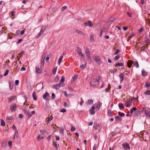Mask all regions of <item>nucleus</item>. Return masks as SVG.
Segmentation results:
<instances>
[{
    "label": "nucleus",
    "instance_id": "53",
    "mask_svg": "<svg viewBox=\"0 0 150 150\" xmlns=\"http://www.w3.org/2000/svg\"><path fill=\"white\" fill-rule=\"evenodd\" d=\"M75 130V128L74 127L71 126V131H74Z\"/></svg>",
    "mask_w": 150,
    "mask_h": 150
},
{
    "label": "nucleus",
    "instance_id": "56",
    "mask_svg": "<svg viewBox=\"0 0 150 150\" xmlns=\"http://www.w3.org/2000/svg\"><path fill=\"white\" fill-rule=\"evenodd\" d=\"M59 84H60V86L64 87L65 86V84L63 83V82H60Z\"/></svg>",
    "mask_w": 150,
    "mask_h": 150
},
{
    "label": "nucleus",
    "instance_id": "8",
    "mask_svg": "<svg viewBox=\"0 0 150 150\" xmlns=\"http://www.w3.org/2000/svg\"><path fill=\"white\" fill-rule=\"evenodd\" d=\"M84 25L86 26H89L90 27H92L93 26V24L90 21H88L87 22L85 23Z\"/></svg>",
    "mask_w": 150,
    "mask_h": 150
},
{
    "label": "nucleus",
    "instance_id": "5",
    "mask_svg": "<svg viewBox=\"0 0 150 150\" xmlns=\"http://www.w3.org/2000/svg\"><path fill=\"white\" fill-rule=\"evenodd\" d=\"M85 52L86 54V56L88 58H90L91 54L90 51L89 49L88 48H86L85 49Z\"/></svg>",
    "mask_w": 150,
    "mask_h": 150
},
{
    "label": "nucleus",
    "instance_id": "17",
    "mask_svg": "<svg viewBox=\"0 0 150 150\" xmlns=\"http://www.w3.org/2000/svg\"><path fill=\"white\" fill-rule=\"evenodd\" d=\"M53 117L51 115L48 118V120L47 121V124L49 123L50 122L52 121L53 119Z\"/></svg>",
    "mask_w": 150,
    "mask_h": 150
},
{
    "label": "nucleus",
    "instance_id": "24",
    "mask_svg": "<svg viewBox=\"0 0 150 150\" xmlns=\"http://www.w3.org/2000/svg\"><path fill=\"white\" fill-rule=\"evenodd\" d=\"M63 58V56L61 55L60 57L59 58L58 61V64L59 65H60V63H61V61L62 59Z\"/></svg>",
    "mask_w": 150,
    "mask_h": 150
},
{
    "label": "nucleus",
    "instance_id": "12",
    "mask_svg": "<svg viewBox=\"0 0 150 150\" xmlns=\"http://www.w3.org/2000/svg\"><path fill=\"white\" fill-rule=\"evenodd\" d=\"M65 129V127H61L60 128L59 132L62 135H63L64 134V131Z\"/></svg>",
    "mask_w": 150,
    "mask_h": 150
},
{
    "label": "nucleus",
    "instance_id": "32",
    "mask_svg": "<svg viewBox=\"0 0 150 150\" xmlns=\"http://www.w3.org/2000/svg\"><path fill=\"white\" fill-rule=\"evenodd\" d=\"M123 65V64L122 63H117L115 65V66L120 67L122 66Z\"/></svg>",
    "mask_w": 150,
    "mask_h": 150
},
{
    "label": "nucleus",
    "instance_id": "43",
    "mask_svg": "<svg viewBox=\"0 0 150 150\" xmlns=\"http://www.w3.org/2000/svg\"><path fill=\"white\" fill-rule=\"evenodd\" d=\"M6 119L7 120H8L9 121L11 120H12V117L10 116H7L6 117Z\"/></svg>",
    "mask_w": 150,
    "mask_h": 150
},
{
    "label": "nucleus",
    "instance_id": "10",
    "mask_svg": "<svg viewBox=\"0 0 150 150\" xmlns=\"http://www.w3.org/2000/svg\"><path fill=\"white\" fill-rule=\"evenodd\" d=\"M123 147L125 149H130L129 145L127 143L123 144Z\"/></svg>",
    "mask_w": 150,
    "mask_h": 150
},
{
    "label": "nucleus",
    "instance_id": "4",
    "mask_svg": "<svg viewBox=\"0 0 150 150\" xmlns=\"http://www.w3.org/2000/svg\"><path fill=\"white\" fill-rule=\"evenodd\" d=\"M125 105L126 107H128L131 106L132 105V100L127 99L125 100Z\"/></svg>",
    "mask_w": 150,
    "mask_h": 150
},
{
    "label": "nucleus",
    "instance_id": "13",
    "mask_svg": "<svg viewBox=\"0 0 150 150\" xmlns=\"http://www.w3.org/2000/svg\"><path fill=\"white\" fill-rule=\"evenodd\" d=\"M120 79V81H122L124 79V73H121L120 74L119 76Z\"/></svg>",
    "mask_w": 150,
    "mask_h": 150
},
{
    "label": "nucleus",
    "instance_id": "51",
    "mask_svg": "<svg viewBox=\"0 0 150 150\" xmlns=\"http://www.w3.org/2000/svg\"><path fill=\"white\" fill-rule=\"evenodd\" d=\"M65 80V77L64 76H62L60 80V82H63Z\"/></svg>",
    "mask_w": 150,
    "mask_h": 150
},
{
    "label": "nucleus",
    "instance_id": "49",
    "mask_svg": "<svg viewBox=\"0 0 150 150\" xmlns=\"http://www.w3.org/2000/svg\"><path fill=\"white\" fill-rule=\"evenodd\" d=\"M66 109H65V108H62L60 110V112H66Z\"/></svg>",
    "mask_w": 150,
    "mask_h": 150
},
{
    "label": "nucleus",
    "instance_id": "1",
    "mask_svg": "<svg viewBox=\"0 0 150 150\" xmlns=\"http://www.w3.org/2000/svg\"><path fill=\"white\" fill-rule=\"evenodd\" d=\"M142 112H144L145 115L146 117L150 118V110L146 109L145 108H143L141 111Z\"/></svg>",
    "mask_w": 150,
    "mask_h": 150
},
{
    "label": "nucleus",
    "instance_id": "59",
    "mask_svg": "<svg viewBox=\"0 0 150 150\" xmlns=\"http://www.w3.org/2000/svg\"><path fill=\"white\" fill-rule=\"evenodd\" d=\"M44 61L41 60V67H43L44 65Z\"/></svg>",
    "mask_w": 150,
    "mask_h": 150
},
{
    "label": "nucleus",
    "instance_id": "40",
    "mask_svg": "<svg viewBox=\"0 0 150 150\" xmlns=\"http://www.w3.org/2000/svg\"><path fill=\"white\" fill-rule=\"evenodd\" d=\"M139 112V111H136V110H135L134 113V116H137Z\"/></svg>",
    "mask_w": 150,
    "mask_h": 150
},
{
    "label": "nucleus",
    "instance_id": "6",
    "mask_svg": "<svg viewBox=\"0 0 150 150\" xmlns=\"http://www.w3.org/2000/svg\"><path fill=\"white\" fill-rule=\"evenodd\" d=\"M99 83H98L95 80H93L90 82V85L94 87L96 86H97L99 84Z\"/></svg>",
    "mask_w": 150,
    "mask_h": 150
},
{
    "label": "nucleus",
    "instance_id": "57",
    "mask_svg": "<svg viewBox=\"0 0 150 150\" xmlns=\"http://www.w3.org/2000/svg\"><path fill=\"white\" fill-rule=\"evenodd\" d=\"M119 57H119V56H118V55H117L114 58V60H117L118 59H119Z\"/></svg>",
    "mask_w": 150,
    "mask_h": 150
},
{
    "label": "nucleus",
    "instance_id": "18",
    "mask_svg": "<svg viewBox=\"0 0 150 150\" xmlns=\"http://www.w3.org/2000/svg\"><path fill=\"white\" fill-rule=\"evenodd\" d=\"M133 63V62L132 61L130 60H128L127 62L128 67L130 68L131 67L132 64Z\"/></svg>",
    "mask_w": 150,
    "mask_h": 150
},
{
    "label": "nucleus",
    "instance_id": "61",
    "mask_svg": "<svg viewBox=\"0 0 150 150\" xmlns=\"http://www.w3.org/2000/svg\"><path fill=\"white\" fill-rule=\"evenodd\" d=\"M12 145V142L11 141H9L8 142V145L9 146H11Z\"/></svg>",
    "mask_w": 150,
    "mask_h": 150
},
{
    "label": "nucleus",
    "instance_id": "30",
    "mask_svg": "<svg viewBox=\"0 0 150 150\" xmlns=\"http://www.w3.org/2000/svg\"><path fill=\"white\" fill-rule=\"evenodd\" d=\"M134 65L137 68H138L139 67L138 63V62L137 61H136V62H134Z\"/></svg>",
    "mask_w": 150,
    "mask_h": 150
},
{
    "label": "nucleus",
    "instance_id": "27",
    "mask_svg": "<svg viewBox=\"0 0 150 150\" xmlns=\"http://www.w3.org/2000/svg\"><path fill=\"white\" fill-rule=\"evenodd\" d=\"M137 109L135 107H133L130 110V114H132L133 112V111H135L137 110Z\"/></svg>",
    "mask_w": 150,
    "mask_h": 150
},
{
    "label": "nucleus",
    "instance_id": "19",
    "mask_svg": "<svg viewBox=\"0 0 150 150\" xmlns=\"http://www.w3.org/2000/svg\"><path fill=\"white\" fill-rule=\"evenodd\" d=\"M76 31L77 32V33L79 34L80 35L84 36L85 35V34L84 33H83L82 32L80 31V30H76Z\"/></svg>",
    "mask_w": 150,
    "mask_h": 150
},
{
    "label": "nucleus",
    "instance_id": "36",
    "mask_svg": "<svg viewBox=\"0 0 150 150\" xmlns=\"http://www.w3.org/2000/svg\"><path fill=\"white\" fill-rule=\"evenodd\" d=\"M26 115L29 118L31 117L32 115L31 113H30V112H27Z\"/></svg>",
    "mask_w": 150,
    "mask_h": 150
},
{
    "label": "nucleus",
    "instance_id": "64",
    "mask_svg": "<svg viewBox=\"0 0 150 150\" xmlns=\"http://www.w3.org/2000/svg\"><path fill=\"white\" fill-rule=\"evenodd\" d=\"M52 99H54L55 97V95L53 93H52Z\"/></svg>",
    "mask_w": 150,
    "mask_h": 150
},
{
    "label": "nucleus",
    "instance_id": "16",
    "mask_svg": "<svg viewBox=\"0 0 150 150\" xmlns=\"http://www.w3.org/2000/svg\"><path fill=\"white\" fill-rule=\"evenodd\" d=\"M1 146L3 147L7 145L6 141H3L1 142Z\"/></svg>",
    "mask_w": 150,
    "mask_h": 150
},
{
    "label": "nucleus",
    "instance_id": "15",
    "mask_svg": "<svg viewBox=\"0 0 150 150\" xmlns=\"http://www.w3.org/2000/svg\"><path fill=\"white\" fill-rule=\"evenodd\" d=\"M77 53L79 55L82 54V50L79 47H78L77 48Z\"/></svg>",
    "mask_w": 150,
    "mask_h": 150
},
{
    "label": "nucleus",
    "instance_id": "38",
    "mask_svg": "<svg viewBox=\"0 0 150 150\" xmlns=\"http://www.w3.org/2000/svg\"><path fill=\"white\" fill-rule=\"evenodd\" d=\"M5 122L3 120H1V125L3 126H4L5 125Z\"/></svg>",
    "mask_w": 150,
    "mask_h": 150
},
{
    "label": "nucleus",
    "instance_id": "54",
    "mask_svg": "<svg viewBox=\"0 0 150 150\" xmlns=\"http://www.w3.org/2000/svg\"><path fill=\"white\" fill-rule=\"evenodd\" d=\"M144 94L147 95H150V91H149L148 90V91H146L144 93Z\"/></svg>",
    "mask_w": 150,
    "mask_h": 150
},
{
    "label": "nucleus",
    "instance_id": "23",
    "mask_svg": "<svg viewBox=\"0 0 150 150\" xmlns=\"http://www.w3.org/2000/svg\"><path fill=\"white\" fill-rule=\"evenodd\" d=\"M78 76L77 75H74L72 77L71 79V81H74V80H76L78 78Z\"/></svg>",
    "mask_w": 150,
    "mask_h": 150
},
{
    "label": "nucleus",
    "instance_id": "45",
    "mask_svg": "<svg viewBox=\"0 0 150 150\" xmlns=\"http://www.w3.org/2000/svg\"><path fill=\"white\" fill-rule=\"evenodd\" d=\"M67 8V6H63L61 9V11H63L64 10H65Z\"/></svg>",
    "mask_w": 150,
    "mask_h": 150
},
{
    "label": "nucleus",
    "instance_id": "50",
    "mask_svg": "<svg viewBox=\"0 0 150 150\" xmlns=\"http://www.w3.org/2000/svg\"><path fill=\"white\" fill-rule=\"evenodd\" d=\"M145 42L147 44H150V40L149 39H146L145 40Z\"/></svg>",
    "mask_w": 150,
    "mask_h": 150
},
{
    "label": "nucleus",
    "instance_id": "20",
    "mask_svg": "<svg viewBox=\"0 0 150 150\" xmlns=\"http://www.w3.org/2000/svg\"><path fill=\"white\" fill-rule=\"evenodd\" d=\"M115 118L116 120H118L119 121H121L122 120L121 117H120L118 116H115Z\"/></svg>",
    "mask_w": 150,
    "mask_h": 150
},
{
    "label": "nucleus",
    "instance_id": "42",
    "mask_svg": "<svg viewBox=\"0 0 150 150\" xmlns=\"http://www.w3.org/2000/svg\"><path fill=\"white\" fill-rule=\"evenodd\" d=\"M53 143L54 145L55 149H57L58 148V146H57V144L56 142H55L54 141H53Z\"/></svg>",
    "mask_w": 150,
    "mask_h": 150
},
{
    "label": "nucleus",
    "instance_id": "39",
    "mask_svg": "<svg viewBox=\"0 0 150 150\" xmlns=\"http://www.w3.org/2000/svg\"><path fill=\"white\" fill-rule=\"evenodd\" d=\"M98 125L97 123H94V124L93 127L95 129H98Z\"/></svg>",
    "mask_w": 150,
    "mask_h": 150
},
{
    "label": "nucleus",
    "instance_id": "58",
    "mask_svg": "<svg viewBox=\"0 0 150 150\" xmlns=\"http://www.w3.org/2000/svg\"><path fill=\"white\" fill-rule=\"evenodd\" d=\"M143 27H141L139 30V32L140 33H141L143 30Z\"/></svg>",
    "mask_w": 150,
    "mask_h": 150
},
{
    "label": "nucleus",
    "instance_id": "25",
    "mask_svg": "<svg viewBox=\"0 0 150 150\" xmlns=\"http://www.w3.org/2000/svg\"><path fill=\"white\" fill-rule=\"evenodd\" d=\"M32 96L33 99L35 100H36L37 99V98L36 97L35 93L34 92L33 93Z\"/></svg>",
    "mask_w": 150,
    "mask_h": 150
},
{
    "label": "nucleus",
    "instance_id": "44",
    "mask_svg": "<svg viewBox=\"0 0 150 150\" xmlns=\"http://www.w3.org/2000/svg\"><path fill=\"white\" fill-rule=\"evenodd\" d=\"M64 96H65L68 97V96H71V95H69L68 94H67V92L66 91H64ZM71 94V96H73V95L72 94Z\"/></svg>",
    "mask_w": 150,
    "mask_h": 150
},
{
    "label": "nucleus",
    "instance_id": "14",
    "mask_svg": "<svg viewBox=\"0 0 150 150\" xmlns=\"http://www.w3.org/2000/svg\"><path fill=\"white\" fill-rule=\"evenodd\" d=\"M40 131L42 135H45L47 134V131L44 130H40Z\"/></svg>",
    "mask_w": 150,
    "mask_h": 150
},
{
    "label": "nucleus",
    "instance_id": "33",
    "mask_svg": "<svg viewBox=\"0 0 150 150\" xmlns=\"http://www.w3.org/2000/svg\"><path fill=\"white\" fill-rule=\"evenodd\" d=\"M46 54H43L42 55V57L41 58V60H42L43 61H44L45 58V57H46Z\"/></svg>",
    "mask_w": 150,
    "mask_h": 150
},
{
    "label": "nucleus",
    "instance_id": "3",
    "mask_svg": "<svg viewBox=\"0 0 150 150\" xmlns=\"http://www.w3.org/2000/svg\"><path fill=\"white\" fill-rule=\"evenodd\" d=\"M17 107V105L15 103H13L10 106V109L12 112H15L16 110V108Z\"/></svg>",
    "mask_w": 150,
    "mask_h": 150
},
{
    "label": "nucleus",
    "instance_id": "34",
    "mask_svg": "<svg viewBox=\"0 0 150 150\" xmlns=\"http://www.w3.org/2000/svg\"><path fill=\"white\" fill-rule=\"evenodd\" d=\"M15 98V96H12L11 98L9 99L8 100V102H11Z\"/></svg>",
    "mask_w": 150,
    "mask_h": 150
},
{
    "label": "nucleus",
    "instance_id": "47",
    "mask_svg": "<svg viewBox=\"0 0 150 150\" xmlns=\"http://www.w3.org/2000/svg\"><path fill=\"white\" fill-rule=\"evenodd\" d=\"M89 112L91 114H94L95 113L94 111L92 109H90L89 110Z\"/></svg>",
    "mask_w": 150,
    "mask_h": 150
},
{
    "label": "nucleus",
    "instance_id": "60",
    "mask_svg": "<svg viewBox=\"0 0 150 150\" xmlns=\"http://www.w3.org/2000/svg\"><path fill=\"white\" fill-rule=\"evenodd\" d=\"M59 79V77L58 76H56L55 78V81H57Z\"/></svg>",
    "mask_w": 150,
    "mask_h": 150
},
{
    "label": "nucleus",
    "instance_id": "2",
    "mask_svg": "<svg viewBox=\"0 0 150 150\" xmlns=\"http://www.w3.org/2000/svg\"><path fill=\"white\" fill-rule=\"evenodd\" d=\"M92 58L98 64H100L101 62L100 60V58L98 56L94 55L92 56Z\"/></svg>",
    "mask_w": 150,
    "mask_h": 150
},
{
    "label": "nucleus",
    "instance_id": "9",
    "mask_svg": "<svg viewBox=\"0 0 150 150\" xmlns=\"http://www.w3.org/2000/svg\"><path fill=\"white\" fill-rule=\"evenodd\" d=\"M49 96V94L47 92H46L43 96V99L46 100H48L49 99L47 98Z\"/></svg>",
    "mask_w": 150,
    "mask_h": 150
},
{
    "label": "nucleus",
    "instance_id": "52",
    "mask_svg": "<svg viewBox=\"0 0 150 150\" xmlns=\"http://www.w3.org/2000/svg\"><path fill=\"white\" fill-rule=\"evenodd\" d=\"M9 71L8 70H6L5 71V73L4 74V76H6L8 74Z\"/></svg>",
    "mask_w": 150,
    "mask_h": 150
},
{
    "label": "nucleus",
    "instance_id": "7",
    "mask_svg": "<svg viewBox=\"0 0 150 150\" xmlns=\"http://www.w3.org/2000/svg\"><path fill=\"white\" fill-rule=\"evenodd\" d=\"M46 27L45 26H43L42 27L40 32L37 36V38H38L40 36L42 35V34L43 33Z\"/></svg>",
    "mask_w": 150,
    "mask_h": 150
},
{
    "label": "nucleus",
    "instance_id": "11",
    "mask_svg": "<svg viewBox=\"0 0 150 150\" xmlns=\"http://www.w3.org/2000/svg\"><path fill=\"white\" fill-rule=\"evenodd\" d=\"M60 85V84L58 83L56 85H54L52 86V87L56 89V90H58L59 89Z\"/></svg>",
    "mask_w": 150,
    "mask_h": 150
},
{
    "label": "nucleus",
    "instance_id": "26",
    "mask_svg": "<svg viewBox=\"0 0 150 150\" xmlns=\"http://www.w3.org/2000/svg\"><path fill=\"white\" fill-rule=\"evenodd\" d=\"M108 115L109 116L111 117L112 116V112L111 110H108Z\"/></svg>",
    "mask_w": 150,
    "mask_h": 150
},
{
    "label": "nucleus",
    "instance_id": "28",
    "mask_svg": "<svg viewBox=\"0 0 150 150\" xmlns=\"http://www.w3.org/2000/svg\"><path fill=\"white\" fill-rule=\"evenodd\" d=\"M118 106L120 110H121V109H123L124 107L123 105V104H119Z\"/></svg>",
    "mask_w": 150,
    "mask_h": 150
},
{
    "label": "nucleus",
    "instance_id": "37",
    "mask_svg": "<svg viewBox=\"0 0 150 150\" xmlns=\"http://www.w3.org/2000/svg\"><path fill=\"white\" fill-rule=\"evenodd\" d=\"M36 70L37 73L40 74V70L39 67H36Z\"/></svg>",
    "mask_w": 150,
    "mask_h": 150
},
{
    "label": "nucleus",
    "instance_id": "48",
    "mask_svg": "<svg viewBox=\"0 0 150 150\" xmlns=\"http://www.w3.org/2000/svg\"><path fill=\"white\" fill-rule=\"evenodd\" d=\"M44 138L43 137H41V136L40 135H39L38 136V138H37V140L38 141H39L40 139H43Z\"/></svg>",
    "mask_w": 150,
    "mask_h": 150
},
{
    "label": "nucleus",
    "instance_id": "21",
    "mask_svg": "<svg viewBox=\"0 0 150 150\" xmlns=\"http://www.w3.org/2000/svg\"><path fill=\"white\" fill-rule=\"evenodd\" d=\"M147 74L146 72L144 70H142V74L143 76H146Z\"/></svg>",
    "mask_w": 150,
    "mask_h": 150
},
{
    "label": "nucleus",
    "instance_id": "29",
    "mask_svg": "<svg viewBox=\"0 0 150 150\" xmlns=\"http://www.w3.org/2000/svg\"><path fill=\"white\" fill-rule=\"evenodd\" d=\"M113 21L112 19H109L108 22V25H110Z\"/></svg>",
    "mask_w": 150,
    "mask_h": 150
},
{
    "label": "nucleus",
    "instance_id": "63",
    "mask_svg": "<svg viewBox=\"0 0 150 150\" xmlns=\"http://www.w3.org/2000/svg\"><path fill=\"white\" fill-rule=\"evenodd\" d=\"M9 88H10V89L11 90L13 88V86H11V84H10V82H9Z\"/></svg>",
    "mask_w": 150,
    "mask_h": 150
},
{
    "label": "nucleus",
    "instance_id": "46",
    "mask_svg": "<svg viewBox=\"0 0 150 150\" xmlns=\"http://www.w3.org/2000/svg\"><path fill=\"white\" fill-rule=\"evenodd\" d=\"M118 113L119 115L120 116V117H122L123 116H124L125 115V114L124 113H122L120 112H118Z\"/></svg>",
    "mask_w": 150,
    "mask_h": 150
},
{
    "label": "nucleus",
    "instance_id": "35",
    "mask_svg": "<svg viewBox=\"0 0 150 150\" xmlns=\"http://www.w3.org/2000/svg\"><path fill=\"white\" fill-rule=\"evenodd\" d=\"M86 63L85 64H81V65L80 66V68L81 69H84L86 67Z\"/></svg>",
    "mask_w": 150,
    "mask_h": 150
},
{
    "label": "nucleus",
    "instance_id": "41",
    "mask_svg": "<svg viewBox=\"0 0 150 150\" xmlns=\"http://www.w3.org/2000/svg\"><path fill=\"white\" fill-rule=\"evenodd\" d=\"M90 41L91 42H94V36L93 35H91V36Z\"/></svg>",
    "mask_w": 150,
    "mask_h": 150
},
{
    "label": "nucleus",
    "instance_id": "55",
    "mask_svg": "<svg viewBox=\"0 0 150 150\" xmlns=\"http://www.w3.org/2000/svg\"><path fill=\"white\" fill-rule=\"evenodd\" d=\"M79 55L81 56V59H82V60L84 61V56L83 54H82L80 55Z\"/></svg>",
    "mask_w": 150,
    "mask_h": 150
},
{
    "label": "nucleus",
    "instance_id": "22",
    "mask_svg": "<svg viewBox=\"0 0 150 150\" xmlns=\"http://www.w3.org/2000/svg\"><path fill=\"white\" fill-rule=\"evenodd\" d=\"M93 103V101L92 100H88L86 102V104L87 105H89L92 104Z\"/></svg>",
    "mask_w": 150,
    "mask_h": 150
},
{
    "label": "nucleus",
    "instance_id": "62",
    "mask_svg": "<svg viewBox=\"0 0 150 150\" xmlns=\"http://www.w3.org/2000/svg\"><path fill=\"white\" fill-rule=\"evenodd\" d=\"M150 85V84L149 83H145V86H146L147 87H148Z\"/></svg>",
    "mask_w": 150,
    "mask_h": 150
},
{
    "label": "nucleus",
    "instance_id": "31",
    "mask_svg": "<svg viewBox=\"0 0 150 150\" xmlns=\"http://www.w3.org/2000/svg\"><path fill=\"white\" fill-rule=\"evenodd\" d=\"M100 76H97L96 77L95 79V80L98 83H99V81H100Z\"/></svg>",
    "mask_w": 150,
    "mask_h": 150
}]
</instances>
